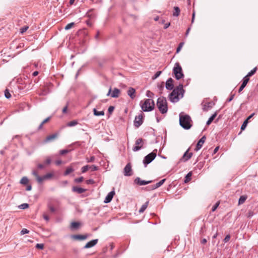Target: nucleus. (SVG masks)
I'll return each mask as SVG.
<instances>
[{"label": "nucleus", "mask_w": 258, "mask_h": 258, "mask_svg": "<svg viewBox=\"0 0 258 258\" xmlns=\"http://www.w3.org/2000/svg\"><path fill=\"white\" fill-rule=\"evenodd\" d=\"M184 93V90L183 88V85L182 84H180L169 94V99L171 102H177L179 100V96L180 95V97H183Z\"/></svg>", "instance_id": "nucleus-1"}, {"label": "nucleus", "mask_w": 258, "mask_h": 258, "mask_svg": "<svg viewBox=\"0 0 258 258\" xmlns=\"http://www.w3.org/2000/svg\"><path fill=\"white\" fill-rule=\"evenodd\" d=\"M192 120L189 115L181 112L179 114V124L185 130H189L191 127Z\"/></svg>", "instance_id": "nucleus-2"}, {"label": "nucleus", "mask_w": 258, "mask_h": 258, "mask_svg": "<svg viewBox=\"0 0 258 258\" xmlns=\"http://www.w3.org/2000/svg\"><path fill=\"white\" fill-rule=\"evenodd\" d=\"M140 105L143 111L149 112L154 109L155 103L154 101L151 99H146L144 101H141Z\"/></svg>", "instance_id": "nucleus-3"}, {"label": "nucleus", "mask_w": 258, "mask_h": 258, "mask_svg": "<svg viewBox=\"0 0 258 258\" xmlns=\"http://www.w3.org/2000/svg\"><path fill=\"white\" fill-rule=\"evenodd\" d=\"M157 107L162 114L166 113L168 111V106L166 99L164 97H159L157 101Z\"/></svg>", "instance_id": "nucleus-4"}, {"label": "nucleus", "mask_w": 258, "mask_h": 258, "mask_svg": "<svg viewBox=\"0 0 258 258\" xmlns=\"http://www.w3.org/2000/svg\"><path fill=\"white\" fill-rule=\"evenodd\" d=\"M173 74L175 79L177 80L183 78L184 74L182 72V69L179 62H176L173 69Z\"/></svg>", "instance_id": "nucleus-5"}, {"label": "nucleus", "mask_w": 258, "mask_h": 258, "mask_svg": "<svg viewBox=\"0 0 258 258\" xmlns=\"http://www.w3.org/2000/svg\"><path fill=\"white\" fill-rule=\"evenodd\" d=\"M156 157V153L154 152H151V153L148 154L146 156L143 160V163L145 167L147 166L148 164L150 163Z\"/></svg>", "instance_id": "nucleus-6"}, {"label": "nucleus", "mask_w": 258, "mask_h": 258, "mask_svg": "<svg viewBox=\"0 0 258 258\" xmlns=\"http://www.w3.org/2000/svg\"><path fill=\"white\" fill-rule=\"evenodd\" d=\"M143 114L141 113L139 115L135 117L134 121V125L136 128L139 127L143 123Z\"/></svg>", "instance_id": "nucleus-7"}, {"label": "nucleus", "mask_w": 258, "mask_h": 258, "mask_svg": "<svg viewBox=\"0 0 258 258\" xmlns=\"http://www.w3.org/2000/svg\"><path fill=\"white\" fill-rule=\"evenodd\" d=\"M111 92V88H110L107 94V96L111 95L112 98H117L119 96L120 91L116 88H114Z\"/></svg>", "instance_id": "nucleus-8"}, {"label": "nucleus", "mask_w": 258, "mask_h": 258, "mask_svg": "<svg viewBox=\"0 0 258 258\" xmlns=\"http://www.w3.org/2000/svg\"><path fill=\"white\" fill-rule=\"evenodd\" d=\"M143 145V140L139 138L136 141L135 146L133 148V150L137 152L142 149Z\"/></svg>", "instance_id": "nucleus-9"}, {"label": "nucleus", "mask_w": 258, "mask_h": 258, "mask_svg": "<svg viewBox=\"0 0 258 258\" xmlns=\"http://www.w3.org/2000/svg\"><path fill=\"white\" fill-rule=\"evenodd\" d=\"M123 174L124 176H129L132 175V167L130 163H127L123 169Z\"/></svg>", "instance_id": "nucleus-10"}, {"label": "nucleus", "mask_w": 258, "mask_h": 258, "mask_svg": "<svg viewBox=\"0 0 258 258\" xmlns=\"http://www.w3.org/2000/svg\"><path fill=\"white\" fill-rule=\"evenodd\" d=\"M165 87L168 90H172L174 89L173 80L170 78L166 82Z\"/></svg>", "instance_id": "nucleus-11"}, {"label": "nucleus", "mask_w": 258, "mask_h": 258, "mask_svg": "<svg viewBox=\"0 0 258 258\" xmlns=\"http://www.w3.org/2000/svg\"><path fill=\"white\" fill-rule=\"evenodd\" d=\"M134 182L136 184H137L139 185H146L147 184L150 183L152 182V180H149V181H146L142 180L140 177H137L135 180Z\"/></svg>", "instance_id": "nucleus-12"}, {"label": "nucleus", "mask_w": 258, "mask_h": 258, "mask_svg": "<svg viewBox=\"0 0 258 258\" xmlns=\"http://www.w3.org/2000/svg\"><path fill=\"white\" fill-rule=\"evenodd\" d=\"M189 148L186 150V151L184 153L182 156V157L180 159L181 160L186 162L188 161L189 159H190L192 156V153H189Z\"/></svg>", "instance_id": "nucleus-13"}, {"label": "nucleus", "mask_w": 258, "mask_h": 258, "mask_svg": "<svg viewBox=\"0 0 258 258\" xmlns=\"http://www.w3.org/2000/svg\"><path fill=\"white\" fill-rule=\"evenodd\" d=\"M114 195H115L114 190H112L110 192H109L107 194L106 197H105V200L104 201V203L106 204V203H108L110 202L111 201V200H112V198H113V196H114Z\"/></svg>", "instance_id": "nucleus-14"}, {"label": "nucleus", "mask_w": 258, "mask_h": 258, "mask_svg": "<svg viewBox=\"0 0 258 258\" xmlns=\"http://www.w3.org/2000/svg\"><path fill=\"white\" fill-rule=\"evenodd\" d=\"M206 140V137L204 136L198 141L196 147L195 149L196 151H198L199 150L201 149V148L202 147L204 142Z\"/></svg>", "instance_id": "nucleus-15"}, {"label": "nucleus", "mask_w": 258, "mask_h": 258, "mask_svg": "<svg viewBox=\"0 0 258 258\" xmlns=\"http://www.w3.org/2000/svg\"><path fill=\"white\" fill-rule=\"evenodd\" d=\"M98 242V239H93L87 242L86 244L84 246V248L85 249L91 248L94 246L95 245L97 244Z\"/></svg>", "instance_id": "nucleus-16"}, {"label": "nucleus", "mask_w": 258, "mask_h": 258, "mask_svg": "<svg viewBox=\"0 0 258 258\" xmlns=\"http://www.w3.org/2000/svg\"><path fill=\"white\" fill-rule=\"evenodd\" d=\"M249 80V79L247 78V77L243 78L242 83L238 89L239 93H240L245 88Z\"/></svg>", "instance_id": "nucleus-17"}, {"label": "nucleus", "mask_w": 258, "mask_h": 258, "mask_svg": "<svg viewBox=\"0 0 258 258\" xmlns=\"http://www.w3.org/2000/svg\"><path fill=\"white\" fill-rule=\"evenodd\" d=\"M135 93H136L135 89L132 87L129 88L128 90L127 91V95L132 99H134L136 97Z\"/></svg>", "instance_id": "nucleus-18"}, {"label": "nucleus", "mask_w": 258, "mask_h": 258, "mask_svg": "<svg viewBox=\"0 0 258 258\" xmlns=\"http://www.w3.org/2000/svg\"><path fill=\"white\" fill-rule=\"evenodd\" d=\"M57 134L56 133L48 136L46 138V139L44 141V142L47 143V142H51L53 140H54L57 138Z\"/></svg>", "instance_id": "nucleus-19"}, {"label": "nucleus", "mask_w": 258, "mask_h": 258, "mask_svg": "<svg viewBox=\"0 0 258 258\" xmlns=\"http://www.w3.org/2000/svg\"><path fill=\"white\" fill-rule=\"evenodd\" d=\"M72 237L76 240H83L87 238V235H73Z\"/></svg>", "instance_id": "nucleus-20"}, {"label": "nucleus", "mask_w": 258, "mask_h": 258, "mask_svg": "<svg viewBox=\"0 0 258 258\" xmlns=\"http://www.w3.org/2000/svg\"><path fill=\"white\" fill-rule=\"evenodd\" d=\"M72 190L74 192H76L78 194H82L86 191V189L82 187H78V186H73L72 188Z\"/></svg>", "instance_id": "nucleus-21"}, {"label": "nucleus", "mask_w": 258, "mask_h": 258, "mask_svg": "<svg viewBox=\"0 0 258 258\" xmlns=\"http://www.w3.org/2000/svg\"><path fill=\"white\" fill-rule=\"evenodd\" d=\"M166 179H163L160 180L159 182L157 183L156 184L151 186V189H155L159 187H160L165 181Z\"/></svg>", "instance_id": "nucleus-22"}, {"label": "nucleus", "mask_w": 258, "mask_h": 258, "mask_svg": "<svg viewBox=\"0 0 258 258\" xmlns=\"http://www.w3.org/2000/svg\"><path fill=\"white\" fill-rule=\"evenodd\" d=\"M216 116H217V113L216 112H215L213 114H212L210 117V118H209L208 121H207L206 124L207 125H210L212 123V122L213 121V120L215 119V118L216 117Z\"/></svg>", "instance_id": "nucleus-23"}, {"label": "nucleus", "mask_w": 258, "mask_h": 258, "mask_svg": "<svg viewBox=\"0 0 258 258\" xmlns=\"http://www.w3.org/2000/svg\"><path fill=\"white\" fill-rule=\"evenodd\" d=\"M180 10L178 7H174V12L173 13V16L174 17H177L179 15Z\"/></svg>", "instance_id": "nucleus-24"}, {"label": "nucleus", "mask_w": 258, "mask_h": 258, "mask_svg": "<svg viewBox=\"0 0 258 258\" xmlns=\"http://www.w3.org/2000/svg\"><path fill=\"white\" fill-rule=\"evenodd\" d=\"M51 117V116H49L47 118H46V119H45L43 121H42V122L40 123V124L38 127V130H40L42 129V127H43V125L44 123L47 122L50 119Z\"/></svg>", "instance_id": "nucleus-25"}, {"label": "nucleus", "mask_w": 258, "mask_h": 258, "mask_svg": "<svg viewBox=\"0 0 258 258\" xmlns=\"http://www.w3.org/2000/svg\"><path fill=\"white\" fill-rule=\"evenodd\" d=\"M257 70V68L255 67L252 70H251L244 77H247V78H249V77L253 76L256 72Z\"/></svg>", "instance_id": "nucleus-26"}, {"label": "nucleus", "mask_w": 258, "mask_h": 258, "mask_svg": "<svg viewBox=\"0 0 258 258\" xmlns=\"http://www.w3.org/2000/svg\"><path fill=\"white\" fill-rule=\"evenodd\" d=\"M148 203L149 202H147L142 206L141 208L139 211L140 213H143L145 211V210L147 209L148 207Z\"/></svg>", "instance_id": "nucleus-27"}, {"label": "nucleus", "mask_w": 258, "mask_h": 258, "mask_svg": "<svg viewBox=\"0 0 258 258\" xmlns=\"http://www.w3.org/2000/svg\"><path fill=\"white\" fill-rule=\"evenodd\" d=\"M93 113L95 116H103L104 115L103 111H98L95 108L93 109Z\"/></svg>", "instance_id": "nucleus-28"}, {"label": "nucleus", "mask_w": 258, "mask_h": 258, "mask_svg": "<svg viewBox=\"0 0 258 258\" xmlns=\"http://www.w3.org/2000/svg\"><path fill=\"white\" fill-rule=\"evenodd\" d=\"M80 225V223L77 222H73L71 223V228L72 229H77Z\"/></svg>", "instance_id": "nucleus-29"}, {"label": "nucleus", "mask_w": 258, "mask_h": 258, "mask_svg": "<svg viewBox=\"0 0 258 258\" xmlns=\"http://www.w3.org/2000/svg\"><path fill=\"white\" fill-rule=\"evenodd\" d=\"M247 197L245 196H241L240 197L238 200V204L241 205L244 203L246 200Z\"/></svg>", "instance_id": "nucleus-30"}, {"label": "nucleus", "mask_w": 258, "mask_h": 258, "mask_svg": "<svg viewBox=\"0 0 258 258\" xmlns=\"http://www.w3.org/2000/svg\"><path fill=\"white\" fill-rule=\"evenodd\" d=\"M164 82H162L160 84H158L157 85V87L160 91V93L161 94L162 93V91L164 89Z\"/></svg>", "instance_id": "nucleus-31"}, {"label": "nucleus", "mask_w": 258, "mask_h": 258, "mask_svg": "<svg viewBox=\"0 0 258 258\" xmlns=\"http://www.w3.org/2000/svg\"><path fill=\"white\" fill-rule=\"evenodd\" d=\"M74 169L72 167H68L64 173V175H68L71 172H73Z\"/></svg>", "instance_id": "nucleus-32"}, {"label": "nucleus", "mask_w": 258, "mask_h": 258, "mask_svg": "<svg viewBox=\"0 0 258 258\" xmlns=\"http://www.w3.org/2000/svg\"><path fill=\"white\" fill-rule=\"evenodd\" d=\"M28 182H29L28 178L25 176L22 177L20 181V183L22 184H24V185L27 184L28 183Z\"/></svg>", "instance_id": "nucleus-33"}, {"label": "nucleus", "mask_w": 258, "mask_h": 258, "mask_svg": "<svg viewBox=\"0 0 258 258\" xmlns=\"http://www.w3.org/2000/svg\"><path fill=\"white\" fill-rule=\"evenodd\" d=\"M78 124V121L76 120H74L68 123L67 125L68 126H74Z\"/></svg>", "instance_id": "nucleus-34"}, {"label": "nucleus", "mask_w": 258, "mask_h": 258, "mask_svg": "<svg viewBox=\"0 0 258 258\" xmlns=\"http://www.w3.org/2000/svg\"><path fill=\"white\" fill-rule=\"evenodd\" d=\"M191 176V172H189V173H188L186 175L185 177V179H184V182L185 183H187V182H188V181H190Z\"/></svg>", "instance_id": "nucleus-35"}, {"label": "nucleus", "mask_w": 258, "mask_h": 258, "mask_svg": "<svg viewBox=\"0 0 258 258\" xmlns=\"http://www.w3.org/2000/svg\"><path fill=\"white\" fill-rule=\"evenodd\" d=\"M248 122V121L246 119H245L244 121V122H243L241 126V131H243L245 130V128H246V127L247 125Z\"/></svg>", "instance_id": "nucleus-36"}, {"label": "nucleus", "mask_w": 258, "mask_h": 258, "mask_svg": "<svg viewBox=\"0 0 258 258\" xmlns=\"http://www.w3.org/2000/svg\"><path fill=\"white\" fill-rule=\"evenodd\" d=\"M5 96L6 98L7 99H9L11 97V94L8 89H6L5 91Z\"/></svg>", "instance_id": "nucleus-37"}, {"label": "nucleus", "mask_w": 258, "mask_h": 258, "mask_svg": "<svg viewBox=\"0 0 258 258\" xmlns=\"http://www.w3.org/2000/svg\"><path fill=\"white\" fill-rule=\"evenodd\" d=\"M74 25V23L72 22V23H69L68 24H67L66 26H65V30H69L71 28H72V27Z\"/></svg>", "instance_id": "nucleus-38"}, {"label": "nucleus", "mask_w": 258, "mask_h": 258, "mask_svg": "<svg viewBox=\"0 0 258 258\" xmlns=\"http://www.w3.org/2000/svg\"><path fill=\"white\" fill-rule=\"evenodd\" d=\"M53 176V174L51 173H47L43 176L45 180L48 179Z\"/></svg>", "instance_id": "nucleus-39"}, {"label": "nucleus", "mask_w": 258, "mask_h": 258, "mask_svg": "<svg viewBox=\"0 0 258 258\" xmlns=\"http://www.w3.org/2000/svg\"><path fill=\"white\" fill-rule=\"evenodd\" d=\"M162 73L161 71L157 72L152 77L153 80H155L157 79Z\"/></svg>", "instance_id": "nucleus-40"}, {"label": "nucleus", "mask_w": 258, "mask_h": 258, "mask_svg": "<svg viewBox=\"0 0 258 258\" xmlns=\"http://www.w3.org/2000/svg\"><path fill=\"white\" fill-rule=\"evenodd\" d=\"M36 178L37 182L39 183H41L45 180L44 178H43V176L42 177L39 176Z\"/></svg>", "instance_id": "nucleus-41"}, {"label": "nucleus", "mask_w": 258, "mask_h": 258, "mask_svg": "<svg viewBox=\"0 0 258 258\" xmlns=\"http://www.w3.org/2000/svg\"><path fill=\"white\" fill-rule=\"evenodd\" d=\"M89 165H86V166H83L82 168H81V171L82 173H85L86 172L88 169H89Z\"/></svg>", "instance_id": "nucleus-42"}, {"label": "nucleus", "mask_w": 258, "mask_h": 258, "mask_svg": "<svg viewBox=\"0 0 258 258\" xmlns=\"http://www.w3.org/2000/svg\"><path fill=\"white\" fill-rule=\"evenodd\" d=\"M19 207L21 209H25L29 207V204H27V203H24V204H21Z\"/></svg>", "instance_id": "nucleus-43"}, {"label": "nucleus", "mask_w": 258, "mask_h": 258, "mask_svg": "<svg viewBox=\"0 0 258 258\" xmlns=\"http://www.w3.org/2000/svg\"><path fill=\"white\" fill-rule=\"evenodd\" d=\"M89 169H90L92 171H96L98 170V167L94 165H89Z\"/></svg>", "instance_id": "nucleus-44"}, {"label": "nucleus", "mask_w": 258, "mask_h": 258, "mask_svg": "<svg viewBox=\"0 0 258 258\" xmlns=\"http://www.w3.org/2000/svg\"><path fill=\"white\" fill-rule=\"evenodd\" d=\"M146 96L149 98H152L154 96V93L148 90L146 92Z\"/></svg>", "instance_id": "nucleus-45"}, {"label": "nucleus", "mask_w": 258, "mask_h": 258, "mask_svg": "<svg viewBox=\"0 0 258 258\" xmlns=\"http://www.w3.org/2000/svg\"><path fill=\"white\" fill-rule=\"evenodd\" d=\"M183 44H184L183 42H181V43H179L178 47L176 49V53H178L180 51V50H181V48L182 47Z\"/></svg>", "instance_id": "nucleus-46"}, {"label": "nucleus", "mask_w": 258, "mask_h": 258, "mask_svg": "<svg viewBox=\"0 0 258 258\" xmlns=\"http://www.w3.org/2000/svg\"><path fill=\"white\" fill-rule=\"evenodd\" d=\"M35 247H36V248H37L38 249H42L44 248V244H43V243H37Z\"/></svg>", "instance_id": "nucleus-47"}, {"label": "nucleus", "mask_w": 258, "mask_h": 258, "mask_svg": "<svg viewBox=\"0 0 258 258\" xmlns=\"http://www.w3.org/2000/svg\"><path fill=\"white\" fill-rule=\"evenodd\" d=\"M84 178L83 176L80 177L79 178H77L75 179V181L76 183H80L83 181Z\"/></svg>", "instance_id": "nucleus-48"}, {"label": "nucleus", "mask_w": 258, "mask_h": 258, "mask_svg": "<svg viewBox=\"0 0 258 258\" xmlns=\"http://www.w3.org/2000/svg\"><path fill=\"white\" fill-rule=\"evenodd\" d=\"M219 205V202H217L212 207V211L214 212Z\"/></svg>", "instance_id": "nucleus-49"}, {"label": "nucleus", "mask_w": 258, "mask_h": 258, "mask_svg": "<svg viewBox=\"0 0 258 258\" xmlns=\"http://www.w3.org/2000/svg\"><path fill=\"white\" fill-rule=\"evenodd\" d=\"M70 151V150H61L59 151V154L62 155L68 153Z\"/></svg>", "instance_id": "nucleus-50"}, {"label": "nucleus", "mask_w": 258, "mask_h": 258, "mask_svg": "<svg viewBox=\"0 0 258 258\" xmlns=\"http://www.w3.org/2000/svg\"><path fill=\"white\" fill-rule=\"evenodd\" d=\"M95 157L94 156H91L90 158V159L87 158V162H88V163L94 162L95 161Z\"/></svg>", "instance_id": "nucleus-51"}, {"label": "nucleus", "mask_w": 258, "mask_h": 258, "mask_svg": "<svg viewBox=\"0 0 258 258\" xmlns=\"http://www.w3.org/2000/svg\"><path fill=\"white\" fill-rule=\"evenodd\" d=\"M114 110V107L113 106H110L108 107V112L110 114H111Z\"/></svg>", "instance_id": "nucleus-52"}, {"label": "nucleus", "mask_w": 258, "mask_h": 258, "mask_svg": "<svg viewBox=\"0 0 258 258\" xmlns=\"http://www.w3.org/2000/svg\"><path fill=\"white\" fill-rule=\"evenodd\" d=\"M29 231L28 229H26V228H23V229L21 230V234L22 235H24V234H25L29 233Z\"/></svg>", "instance_id": "nucleus-53"}, {"label": "nucleus", "mask_w": 258, "mask_h": 258, "mask_svg": "<svg viewBox=\"0 0 258 258\" xmlns=\"http://www.w3.org/2000/svg\"><path fill=\"white\" fill-rule=\"evenodd\" d=\"M230 238V235L229 234L227 235L224 238L223 241L225 243H226L229 241Z\"/></svg>", "instance_id": "nucleus-54"}, {"label": "nucleus", "mask_w": 258, "mask_h": 258, "mask_svg": "<svg viewBox=\"0 0 258 258\" xmlns=\"http://www.w3.org/2000/svg\"><path fill=\"white\" fill-rule=\"evenodd\" d=\"M28 29V26H25L24 27H22L21 29V33L23 34L24 33V32H25L27 29Z\"/></svg>", "instance_id": "nucleus-55"}, {"label": "nucleus", "mask_w": 258, "mask_h": 258, "mask_svg": "<svg viewBox=\"0 0 258 258\" xmlns=\"http://www.w3.org/2000/svg\"><path fill=\"white\" fill-rule=\"evenodd\" d=\"M234 96H235V94H231L230 97L227 99V101L228 102L231 101L233 99Z\"/></svg>", "instance_id": "nucleus-56"}, {"label": "nucleus", "mask_w": 258, "mask_h": 258, "mask_svg": "<svg viewBox=\"0 0 258 258\" xmlns=\"http://www.w3.org/2000/svg\"><path fill=\"white\" fill-rule=\"evenodd\" d=\"M253 215H254L253 212H252L251 211H249L248 212L247 217L248 218H250L251 217H252L253 216Z\"/></svg>", "instance_id": "nucleus-57"}, {"label": "nucleus", "mask_w": 258, "mask_h": 258, "mask_svg": "<svg viewBox=\"0 0 258 258\" xmlns=\"http://www.w3.org/2000/svg\"><path fill=\"white\" fill-rule=\"evenodd\" d=\"M51 161L50 158L49 157H48V158L46 159V160H45V164H47V165H49V164H50Z\"/></svg>", "instance_id": "nucleus-58"}, {"label": "nucleus", "mask_w": 258, "mask_h": 258, "mask_svg": "<svg viewBox=\"0 0 258 258\" xmlns=\"http://www.w3.org/2000/svg\"><path fill=\"white\" fill-rule=\"evenodd\" d=\"M86 183L88 184H93L94 183V181L92 179H90L86 180Z\"/></svg>", "instance_id": "nucleus-59"}, {"label": "nucleus", "mask_w": 258, "mask_h": 258, "mask_svg": "<svg viewBox=\"0 0 258 258\" xmlns=\"http://www.w3.org/2000/svg\"><path fill=\"white\" fill-rule=\"evenodd\" d=\"M49 209L51 212L53 213L55 211V209L52 206H49Z\"/></svg>", "instance_id": "nucleus-60"}, {"label": "nucleus", "mask_w": 258, "mask_h": 258, "mask_svg": "<svg viewBox=\"0 0 258 258\" xmlns=\"http://www.w3.org/2000/svg\"><path fill=\"white\" fill-rule=\"evenodd\" d=\"M43 217L47 221H49V216L48 215H47L46 214H43Z\"/></svg>", "instance_id": "nucleus-61"}, {"label": "nucleus", "mask_w": 258, "mask_h": 258, "mask_svg": "<svg viewBox=\"0 0 258 258\" xmlns=\"http://www.w3.org/2000/svg\"><path fill=\"white\" fill-rule=\"evenodd\" d=\"M32 174L33 175H34L35 176L36 178H37L38 176H39V175H38L37 172L35 170L33 171Z\"/></svg>", "instance_id": "nucleus-62"}, {"label": "nucleus", "mask_w": 258, "mask_h": 258, "mask_svg": "<svg viewBox=\"0 0 258 258\" xmlns=\"http://www.w3.org/2000/svg\"><path fill=\"white\" fill-rule=\"evenodd\" d=\"M62 161L60 160H58L55 161V164L56 165H59L61 164Z\"/></svg>", "instance_id": "nucleus-63"}, {"label": "nucleus", "mask_w": 258, "mask_h": 258, "mask_svg": "<svg viewBox=\"0 0 258 258\" xmlns=\"http://www.w3.org/2000/svg\"><path fill=\"white\" fill-rule=\"evenodd\" d=\"M37 167H38V168L41 169L44 168V165L42 164H38L37 165Z\"/></svg>", "instance_id": "nucleus-64"}]
</instances>
